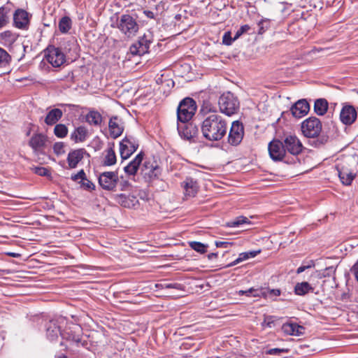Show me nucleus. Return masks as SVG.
<instances>
[{"label":"nucleus","instance_id":"nucleus-15","mask_svg":"<svg viewBox=\"0 0 358 358\" xmlns=\"http://www.w3.org/2000/svg\"><path fill=\"white\" fill-rule=\"evenodd\" d=\"M177 129L181 138L186 140H190L195 137L199 131L197 127L189 121L187 122H178Z\"/></svg>","mask_w":358,"mask_h":358},{"label":"nucleus","instance_id":"nucleus-48","mask_svg":"<svg viewBox=\"0 0 358 358\" xmlns=\"http://www.w3.org/2000/svg\"><path fill=\"white\" fill-rule=\"evenodd\" d=\"M80 184L81 187H83L85 189L94 190L95 189L94 184L88 179H87L86 178L85 179L81 181Z\"/></svg>","mask_w":358,"mask_h":358},{"label":"nucleus","instance_id":"nucleus-27","mask_svg":"<svg viewBox=\"0 0 358 358\" xmlns=\"http://www.w3.org/2000/svg\"><path fill=\"white\" fill-rule=\"evenodd\" d=\"M18 35L11 31H5L0 34V43L4 46H10L17 40Z\"/></svg>","mask_w":358,"mask_h":358},{"label":"nucleus","instance_id":"nucleus-49","mask_svg":"<svg viewBox=\"0 0 358 358\" xmlns=\"http://www.w3.org/2000/svg\"><path fill=\"white\" fill-rule=\"evenodd\" d=\"M122 178V177H121ZM120 191H127L131 187V183L127 180H119Z\"/></svg>","mask_w":358,"mask_h":358},{"label":"nucleus","instance_id":"nucleus-4","mask_svg":"<svg viewBox=\"0 0 358 358\" xmlns=\"http://www.w3.org/2000/svg\"><path fill=\"white\" fill-rule=\"evenodd\" d=\"M196 110V103L192 98H185L178 106V122H187L191 120Z\"/></svg>","mask_w":358,"mask_h":358},{"label":"nucleus","instance_id":"nucleus-40","mask_svg":"<svg viewBox=\"0 0 358 358\" xmlns=\"http://www.w3.org/2000/svg\"><path fill=\"white\" fill-rule=\"evenodd\" d=\"M189 246L192 249L199 252L200 254H204L207 252L208 245L201 242L192 241L189 242Z\"/></svg>","mask_w":358,"mask_h":358},{"label":"nucleus","instance_id":"nucleus-24","mask_svg":"<svg viewBox=\"0 0 358 358\" xmlns=\"http://www.w3.org/2000/svg\"><path fill=\"white\" fill-rule=\"evenodd\" d=\"M117 117H112L108 123L110 136L113 138L119 137L123 132L124 128Z\"/></svg>","mask_w":358,"mask_h":358},{"label":"nucleus","instance_id":"nucleus-35","mask_svg":"<svg viewBox=\"0 0 358 358\" xmlns=\"http://www.w3.org/2000/svg\"><path fill=\"white\" fill-rule=\"evenodd\" d=\"M72 27V21L71 18L68 16L62 17L58 24V28L61 33L66 34L71 29Z\"/></svg>","mask_w":358,"mask_h":358},{"label":"nucleus","instance_id":"nucleus-20","mask_svg":"<svg viewBox=\"0 0 358 358\" xmlns=\"http://www.w3.org/2000/svg\"><path fill=\"white\" fill-rule=\"evenodd\" d=\"M142 173L145 177L153 179L160 174L161 170L156 163L146 161L143 163Z\"/></svg>","mask_w":358,"mask_h":358},{"label":"nucleus","instance_id":"nucleus-62","mask_svg":"<svg viewBox=\"0 0 358 358\" xmlns=\"http://www.w3.org/2000/svg\"><path fill=\"white\" fill-rule=\"evenodd\" d=\"M296 159V157L295 159H293L292 162H289L288 160L285 159V162L287 164H294L295 163Z\"/></svg>","mask_w":358,"mask_h":358},{"label":"nucleus","instance_id":"nucleus-57","mask_svg":"<svg viewBox=\"0 0 358 358\" xmlns=\"http://www.w3.org/2000/svg\"><path fill=\"white\" fill-rule=\"evenodd\" d=\"M144 14L145 15L148 17V18H150V19H153L155 18V14L152 11H150V10H144Z\"/></svg>","mask_w":358,"mask_h":358},{"label":"nucleus","instance_id":"nucleus-22","mask_svg":"<svg viewBox=\"0 0 358 358\" xmlns=\"http://www.w3.org/2000/svg\"><path fill=\"white\" fill-rule=\"evenodd\" d=\"M85 152L86 151L83 148L71 151L67 157V162L69 168H76L78 164L83 159L84 154Z\"/></svg>","mask_w":358,"mask_h":358},{"label":"nucleus","instance_id":"nucleus-45","mask_svg":"<svg viewBox=\"0 0 358 358\" xmlns=\"http://www.w3.org/2000/svg\"><path fill=\"white\" fill-rule=\"evenodd\" d=\"M34 172L41 176H47L50 175L49 170L43 166H35L33 168Z\"/></svg>","mask_w":358,"mask_h":358},{"label":"nucleus","instance_id":"nucleus-12","mask_svg":"<svg viewBox=\"0 0 358 358\" xmlns=\"http://www.w3.org/2000/svg\"><path fill=\"white\" fill-rule=\"evenodd\" d=\"M48 143V137L41 133L34 134L29 140L28 145L31 147L36 155H41L44 152Z\"/></svg>","mask_w":358,"mask_h":358},{"label":"nucleus","instance_id":"nucleus-60","mask_svg":"<svg viewBox=\"0 0 358 358\" xmlns=\"http://www.w3.org/2000/svg\"><path fill=\"white\" fill-rule=\"evenodd\" d=\"M55 358H67L66 355L62 354V353H59V354H57L55 356Z\"/></svg>","mask_w":358,"mask_h":358},{"label":"nucleus","instance_id":"nucleus-38","mask_svg":"<svg viewBox=\"0 0 358 358\" xmlns=\"http://www.w3.org/2000/svg\"><path fill=\"white\" fill-rule=\"evenodd\" d=\"M9 9L0 8V29L4 27L9 22Z\"/></svg>","mask_w":358,"mask_h":358},{"label":"nucleus","instance_id":"nucleus-3","mask_svg":"<svg viewBox=\"0 0 358 358\" xmlns=\"http://www.w3.org/2000/svg\"><path fill=\"white\" fill-rule=\"evenodd\" d=\"M115 27L127 38L134 37L139 29L136 19L129 14L122 15L117 20Z\"/></svg>","mask_w":358,"mask_h":358},{"label":"nucleus","instance_id":"nucleus-43","mask_svg":"<svg viewBox=\"0 0 358 358\" xmlns=\"http://www.w3.org/2000/svg\"><path fill=\"white\" fill-rule=\"evenodd\" d=\"M159 286L163 289H173L178 291H183L184 285L180 283L174 282V283H164L159 285Z\"/></svg>","mask_w":358,"mask_h":358},{"label":"nucleus","instance_id":"nucleus-2","mask_svg":"<svg viewBox=\"0 0 358 358\" xmlns=\"http://www.w3.org/2000/svg\"><path fill=\"white\" fill-rule=\"evenodd\" d=\"M218 106L220 113L230 117L238 113L240 102L237 96L233 93L226 92L219 97Z\"/></svg>","mask_w":358,"mask_h":358},{"label":"nucleus","instance_id":"nucleus-1","mask_svg":"<svg viewBox=\"0 0 358 358\" xmlns=\"http://www.w3.org/2000/svg\"><path fill=\"white\" fill-rule=\"evenodd\" d=\"M227 131V121L218 113L207 115L201 124V134L203 138L209 141L222 140L226 136Z\"/></svg>","mask_w":358,"mask_h":358},{"label":"nucleus","instance_id":"nucleus-55","mask_svg":"<svg viewBox=\"0 0 358 358\" xmlns=\"http://www.w3.org/2000/svg\"><path fill=\"white\" fill-rule=\"evenodd\" d=\"M280 290L279 289H272L268 291L269 296H278L280 295Z\"/></svg>","mask_w":358,"mask_h":358},{"label":"nucleus","instance_id":"nucleus-10","mask_svg":"<svg viewBox=\"0 0 358 358\" xmlns=\"http://www.w3.org/2000/svg\"><path fill=\"white\" fill-rule=\"evenodd\" d=\"M282 142L286 152L294 157L299 155L303 150V144L295 135H288L285 136Z\"/></svg>","mask_w":358,"mask_h":358},{"label":"nucleus","instance_id":"nucleus-23","mask_svg":"<svg viewBox=\"0 0 358 358\" xmlns=\"http://www.w3.org/2000/svg\"><path fill=\"white\" fill-rule=\"evenodd\" d=\"M182 187L184 188L185 196L189 197L195 196L199 189L197 182L192 178H187L182 182Z\"/></svg>","mask_w":358,"mask_h":358},{"label":"nucleus","instance_id":"nucleus-47","mask_svg":"<svg viewBox=\"0 0 358 358\" xmlns=\"http://www.w3.org/2000/svg\"><path fill=\"white\" fill-rule=\"evenodd\" d=\"M238 294L240 296L245 295L248 296H259V294L257 293V290H256L253 288H250L247 290H240V291H238Z\"/></svg>","mask_w":358,"mask_h":358},{"label":"nucleus","instance_id":"nucleus-54","mask_svg":"<svg viewBox=\"0 0 358 358\" xmlns=\"http://www.w3.org/2000/svg\"><path fill=\"white\" fill-rule=\"evenodd\" d=\"M232 243L230 242H225V241H216L215 245L217 248H228L229 245H231Z\"/></svg>","mask_w":358,"mask_h":358},{"label":"nucleus","instance_id":"nucleus-42","mask_svg":"<svg viewBox=\"0 0 358 358\" xmlns=\"http://www.w3.org/2000/svg\"><path fill=\"white\" fill-rule=\"evenodd\" d=\"M248 259H250V258H249L248 252H242V253L239 254L238 258H236L234 261H233L232 262H231L228 265H227L226 267L229 268V267L234 266L237 265L239 263H241L245 260H247Z\"/></svg>","mask_w":358,"mask_h":358},{"label":"nucleus","instance_id":"nucleus-7","mask_svg":"<svg viewBox=\"0 0 358 358\" xmlns=\"http://www.w3.org/2000/svg\"><path fill=\"white\" fill-rule=\"evenodd\" d=\"M244 136V127L241 122L234 121L230 127L227 140L228 143L231 146L238 145Z\"/></svg>","mask_w":358,"mask_h":358},{"label":"nucleus","instance_id":"nucleus-30","mask_svg":"<svg viewBox=\"0 0 358 358\" xmlns=\"http://www.w3.org/2000/svg\"><path fill=\"white\" fill-rule=\"evenodd\" d=\"M85 119L87 123L93 126H100L102 122L101 115L94 110H90L86 115Z\"/></svg>","mask_w":358,"mask_h":358},{"label":"nucleus","instance_id":"nucleus-5","mask_svg":"<svg viewBox=\"0 0 358 358\" xmlns=\"http://www.w3.org/2000/svg\"><path fill=\"white\" fill-rule=\"evenodd\" d=\"M301 131L305 136L315 138L322 131V123L317 117H310L302 122Z\"/></svg>","mask_w":358,"mask_h":358},{"label":"nucleus","instance_id":"nucleus-21","mask_svg":"<svg viewBox=\"0 0 358 358\" xmlns=\"http://www.w3.org/2000/svg\"><path fill=\"white\" fill-rule=\"evenodd\" d=\"M115 199L120 205L128 208H134L138 203L136 196L131 194H120L116 196Z\"/></svg>","mask_w":358,"mask_h":358},{"label":"nucleus","instance_id":"nucleus-59","mask_svg":"<svg viewBox=\"0 0 358 358\" xmlns=\"http://www.w3.org/2000/svg\"><path fill=\"white\" fill-rule=\"evenodd\" d=\"M217 257V254L214 252L208 255V259H213V258H216Z\"/></svg>","mask_w":358,"mask_h":358},{"label":"nucleus","instance_id":"nucleus-16","mask_svg":"<svg viewBox=\"0 0 358 358\" xmlns=\"http://www.w3.org/2000/svg\"><path fill=\"white\" fill-rule=\"evenodd\" d=\"M341 121L345 125H350L357 119V110L355 108L349 104H344L340 113Z\"/></svg>","mask_w":358,"mask_h":358},{"label":"nucleus","instance_id":"nucleus-52","mask_svg":"<svg viewBox=\"0 0 358 358\" xmlns=\"http://www.w3.org/2000/svg\"><path fill=\"white\" fill-rule=\"evenodd\" d=\"M284 349L280 348H271L267 350L266 354L271 355H280L282 352H284Z\"/></svg>","mask_w":358,"mask_h":358},{"label":"nucleus","instance_id":"nucleus-46","mask_svg":"<svg viewBox=\"0 0 358 358\" xmlns=\"http://www.w3.org/2000/svg\"><path fill=\"white\" fill-rule=\"evenodd\" d=\"M250 29V27L248 24H244V25L241 26L239 28V29H238L237 31L236 32V34L234 35V40H236L242 34H243L244 33L248 31Z\"/></svg>","mask_w":358,"mask_h":358},{"label":"nucleus","instance_id":"nucleus-33","mask_svg":"<svg viewBox=\"0 0 358 358\" xmlns=\"http://www.w3.org/2000/svg\"><path fill=\"white\" fill-rule=\"evenodd\" d=\"M328 101L325 99H317L315 101L314 111L318 115H324L328 109Z\"/></svg>","mask_w":358,"mask_h":358},{"label":"nucleus","instance_id":"nucleus-51","mask_svg":"<svg viewBox=\"0 0 358 358\" xmlns=\"http://www.w3.org/2000/svg\"><path fill=\"white\" fill-rule=\"evenodd\" d=\"M86 174L84 171V170H80L79 172H78L76 174L71 176V180L73 181H77L78 180L80 179L81 181L85 179Z\"/></svg>","mask_w":358,"mask_h":358},{"label":"nucleus","instance_id":"nucleus-36","mask_svg":"<svg viewBox=\"0 0 358 358\" xmlns=\"http://www.w3.org/2000/svg\"><path fill=\"white\" fill-rule=\"evenodd\" d=\"M200 113L205 115V117L212 113H217L216 106L208 100L203 101Z\"/></svg>","mask_w":358,"mask_h":358},{"label":"nucleus","instance_id":"nucleus-31","mask_svg":"<svg viewBox=\"0 0 358 358\" xmlns=\"http://www.w3.org/2000/svg\"><path fill=\"white\" fill-rule=\"evenodd\" d=\"M314 288L307 282H298L294 286V293L299 296H304L305 294L313 292Z\"/></svg>","mask_w":358,"mask_h":358},{"label":"nucleus","instance_id":"nucleus-25","mask_svg":"<svg viewBox=\"0 0 358 358\" xmlns=\"http://www.w3.org/2000/svg\"><path fill=\"white\" fill-rule=\"evenodd\" d=\"M143 155L142 152L138 153L134 159H133L127 166L124 167L125 173L129 176H134L142 162Z\"/></svg>","mask_w":358,"mask_h":358},{"label":"nucleus","instance_id":"nucleus-11","mask_svg":"<svg viewBox=\"0 0 358 358\" xmlns=\"http://www.w3.org/2000/svg\"><path fill=\"white\" fill-rule=\"evenodd\" d=\"M268 150L270 157L275 162L284 160L286 155L283 142L273 140L268 143Z\"/></svg>","mask_w":358,"mask_h":358},{"label":"nucleus","instance_id":"nucleus-8","mask_svg":"<svg viewBox=\"0 0 358 358\" xmlns=\"http://www.w3.org/2000/svg\"><path fill=\"white\" fill-rule=\"evenodd\" d=\"M45 57L53 67H60L66 61V56L59 48L48 47L45 50Z\"/></svg>","mask_w":358,"mask_h":358},{"label":"nucleus","instance_id":"nucleus-50","mask_svg":"<svg viewBox=\"0 0 358 358\" xmlns=\"http://www.w3.org/2000/svg\"><path fill=\"white\" fill-rule=\"evenodd\" d=\"M234 38H231V33L229 31L224 33L222 37V43L224 45H230L233 41H234Z\"/></svg>","mask_w":358,"mask_h":358},{"label":"nucleus","instance_id":"nucleus-58","mask_svg":"<svg viewBox=\"0 0 358 358\" xmlns=\"http://www.w3.org/2000/svg\"><path fill=\"white\" fill-rule=\"evenodd\" d=\"M247 252L248 254L249 258H253L260 252V250H253Z\"/></svg>","mask_w":358,"mask_h":358},{"label":"nucleus","instance_id":"nucleus-63","mask_svg":"<svg viewBox=\"0 0 358 358\" xmlns=\"http://www.w3.org/2000/svg\"><path fill=\"white\" fill-rule=\"evenodd\" d=\"M327 270L331 271H333V272H334V271H335V268H334L333 266L329 267V268H327Z\"/></svg>","mask_w":358,"mask_h":358},{"label":"nucleus","instance_id":"nucleus-56","mask_svg":"<svg viewBox=\"0 0 358 358\" xmlns=\"http://www.w3.org/2000/svg\"><path fill=\"white\" fill-rule=\"evenodd\" d=\"M311 265H307V266H299L296 270V273L299 274L303 272L305 270H306L308 268H310Z\"/></svg>","mask_w":358,"mask_h":358},{"label":"nucleus","instance_id":"nucleus-6","mask_svg":"<svg viewBox=\"0 0 358 358\" xmlns=\"http://www.w3.org/2000/svg\"><path fill=\"white\" fill-rule=\"evenodd\" d=\"M99 185L102 189L108 191H115L119 182L118 172L105 171L98 177Z\"/></svg>","mask_w":358,"mask_h":358},{"label":"nucleus","instance_id":"nucleus-44","mask_svg":"<svg viewBox=\"0 0 358 358\" xmlns=\"http://www.w3.org/2000/svg\"><path fill=\"white\" fill-rule=\"evenodd\" d=\"M54 152L57 155H61L65 152L64 150V143L62 142L55 143L53 145Z\"/></svg>","mask_w":358,"mask_h":358},{"label":"nucleus","instance_id":"nucleus-64","mask_svg":"<svg viewBox=\"0 0 358 358\" xmlns=\"http://www.w3.org/2000/svg\"><path fill=\"white\" fill-rule=\"evenodd\" d=\"M264 21V20H262L259 23V25H260L261 23H262V22Z\"/></svg>","mask_w":358,"mask_h":358},{"label":"nucleus","instance_id":"nucleus-17","mask_svg":"<svg viewBox=\"0 0 358 358\" xmlns=\"http://www.w3.org/2000/svg\"><path fill=\"white\" fill-rule=\"evenodd\" d=\"M14 26L20 29H27L29 24V15L23 9H17L13 14Z\"/></svg>","mask_w":358,"mask_h":358},{"label":"nucleus","instance_id":"nucleus-9","mask_svg":"<svg viewBox=\"0 0 358 358\" xmlns=\"http://www.w3.org/2000/svg\"><path fill=\"white\" fill-rule=\"evenodd\" d=\"M81 332L82 329L80 326L72 324L71 326L66 327V329L63 330L62 338L66 341L75 343L78 345L80 344L81 345L84 346L86 343V341H82Z\"/></svg>","mask_w":358,"mask_h":358},{"label":"nucleus","instance_id":"nucleus-19","mask_svg":"<svg viewBox=\"0 0 358 358\" xmlns=\"http://www.w3.org/2000/svg\"><path fill=\"white\" fill-rule=\"evenodd\" d=\"M310 110V106L306 99L297 101L291 108V112L294 117L301 118L306 115Z\"/></svg>","mask_w":358,"mask_h":358},{"label":"nucleus","instance_id":"nucleus-29","mask_svg":"<svg viewBox=\"0 0 358 358\" xmlns=\"http://www.w3.org/2000/svg\"><path fill=\"white\" fill-rule=\"evenodd\" d=\"M62 110L59 108L52 109L48 113L45 118V122L48 125H53L62 118Z\"/></svg>","mask_w":358,"mask_h":358},{"label":"nucleus","instance_id":"nucleus-13","mask_svg":"<svg viewBox=\"0 0 358 358\" xmlns=\"http://www.w3.org/2000/svg\"><path fill=\"white\" fill-rule=\"evenodd\" d=\"M65 322L64 318L49 321L45 325L47 338L51 341L57 339L59 336L62 337V324Z\"/></svg>","mask_w":358,"mask_h":358},{"label":"nucleus","instance_id":"nucleus-61","mask_svg":"<svg viewBox=\"0 0 358 358\" xmlns=\"http://www.w3.org/2000/svg\"><path fill=\"white\" fill-rule=\"evenodd\" d=\"M8 255H9V256H10V257H19V256H20V255H19V254H17V253H14V252H10V253H8Z\"/></svg>","mask_w":358,"mask_h":358},{"label":"nucleus","instance_id":"nucleus-34","mask_svg":"<svg viewBox=\"0 0 358 358\" xmlns=\"http://www.w3.org/2000/svg\"><path fill=\"white\" fill-rule=\"evenodd\" d=\"M105 152L106 155L103 160V165L106 166H110L115 164L117 158L113 148H108Z\"/></svg>","mask_w":358,"mask_h":358},{"label":"nucleus","instance_id":"nucleus-32","mask_svg":"<svg viewBox=\"0 0 358 358\" xmlns=\"http://www.w3.org/2000/svg\"><path fill=\"white\" fill-rule=\"evenodd\" d=\"M338 172L339 178L343 185H350L352 183L355 175L351 171L347 169L342 168L341 169H338Z\"/></svg>","mask_w":358,"mask_h":358},{"label":"nucleus","instance_id":"nucleus-53","mask_svg":"<svg viewBox=\"0 0 358 358\" xmlns=\"http://www.w3.org/2000/svg\"><path fill=\"white\" fill-rule=\"evenodd\" d=\"M351 272L355 275V279L358 282V260L356 262V263L352 267Z\"/></svg>","mask_w":358,"mask_h":358},{"label":"nucleus","instance_id":"nucleus-37","mask_svg":"<svg viewBox=\"0 0 358 358\" xmlns=\"http://www.w3.org/2000/svg\"><path fill=\"white\" fill-rule=\"evenodd\" d=\"M250 223L249 219L244 216H239L236 217L234 220L226 223L225 226L227 227H238L243 224Z\"/></svg>","mask_w":358,"mask_h":358},{"label":"nucleus","instance_id":"nucleus-26","mask_svg":"<svg viewBox=\"0 0 358 358\" xmlns=\"http://www.w3.org/2000/svg\"><path fill=\"white\" fill-rule=\"evenodd\" d=\"M282 329L284 333L291 336H299L304 333V327L296 323H285Z\"/></svg>","mask_w":358,"mask_h":358},{"label":"nucleus","instance_id":"nucleus-18","mask_svg":"<svg viewBox=\"0 0 358 358\" xmlns=\"http://www.w3.org/2000/svg\"><path fill=\"white\" fill-rule=\"evenodd\" d=\"M150 41L145 36L130 46L129 51L133 55H143L148 52Z\"/></svg>","mask_w":358,"mask_h":358},{"label":"nucleus","instance_id":"nucleus-39","mask_svg":"<svg viewBox=\"0 0 358 358\" xmlns=\"http://www.w3.org/2000/svg\"><path fill=\"white\" fill-rule=\"evenodd\" d=\"M54 134L58 138H64L68 134V129L63 124H58L54 128Z\"/></svg>","mask_w":358,"mask_h":358},{"label":"nucleus","instance_id":"nucleus-28","mask_svg":"<svg viewBox=\"0 0 358 358\" xmlns=\"http://www.w3.org/2000/svg\"><path fill=\"white\" fill-rule=\"evenodd\" d=\"M87 129L85 127L80 126L71 134V139L76 143L84 142L87 137Z\"/></svg>","mask_w":358,"mask_h":358},{"label":"nucleus","instance_id":"nucleus-41","mask_svg":"<svg viewBox=\"0 0 358 358\" xmlns=\"http://www.w3.org/2000/svg\"><path fill=\"white\" fill-rule=\"evenodd\" d=\"M11 60L9 54L3 48H0V67H5Z\"/></svg>","mask_w":358,"mask_h":358},{"label":"nucleus","instance_id":"nucleus-14","mask_svg":"<svg viewBox=\"0 0 358 358\" xmlns=\"http://www.w3.org/2000/svg\"><path fill=\"white\" fill-rule=\"evenodd\" d=\"M138 145L132 137H125L120 143V153L122 159H128L138 148Z\"/></svg>","mask_w":358,"mask_h":358}]
</instances>
